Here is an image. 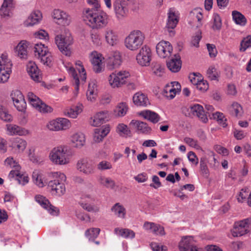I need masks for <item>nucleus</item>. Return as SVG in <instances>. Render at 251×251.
<instances>
[{"mask_svg":"<svg viewBox=\"0 0 251 251\" xmlns=\"http://www.w3.org/2000/svg\"><path fill=\"white\" fill-rule=\"evenodd\" d=\"M83 20L92 29H100L106 26L109 22L108 15L103 11H96L93 9L84 10Z\"/></svg>","mask_w":251,"mask_h":251,"instance_id":"1","label":"nucleus"},{"mask_svg":"<svg viewBox=\"0 0 251 251\" xmlns=\"http://www.w3.org/2000/svg\"><path fill=\"white\" fill-rule=\"evenodd\" d=\"M145 40V34L140 30L135 29L126 37L124 45L128 50L136 51L143 46Z\"/></svg>","mask_w":251,"mask_h":251,"instance_id":"2","label":"nucleus"},{"mask_svg":"<svg viewBox=\"0 0 251 251\" xmlns=\"http://www.w3.org/2000/svg\"><path fill=\"white\" fill-rule=\"evenodd\" d=\"M55 43L58 50L67 56L71 55L70 46L74 43V39L70 31L65 29L60 34L56 35L54 38Z\"/></svg>","mask_w":251,"mask_h":251,"instance_id":"3","label":"nucleus"},{"mask_svg":"<svg viewBox=\"0 0 251 251\" xmlns=\"http://www.w3.org/2000/svg\"><path fill=\"white\" fill-rule=\"evenodd\" d=\"M75 66L77 71L79 72V78L76 73V71L72 65L69 63H65L64 67L66 68L69 74L73 78L75 90L78 92L79 90V85L80 81L84 83L86 80V73L82 63L80 60L75 62Z\"/></svg>","mask_w":251,"mask_h":251,"instance_id":"4","label":"nucleus"},{"mask_svg":"<svg viewBox=\"0 0 251 251\" xmlns=\"http://www.w3.org/2000/svg\"><path fill=\"white\" fill-rule=\"evenodd\" d=\"M130 76L129 71L122 69L111 73L107 77V81L112 88H119L127 83Z\"/></svg>","mask_w":251,"mask_h":251,"instance_id":"5","label":"nucleus"},{"mask_svg":"<svg viewBox=\"0 0 251 251\" xmlns=\"http://www.w3.org/2000/svg\"><path fill=\"white\" fill-rule=\"evenodd\" d=\"M35 57L43 65L50 66L54 60L47 46L42 43L35 44L33 48Z\"/></svg>","mask_w":251,"mask_h":251,"instance_id":"6","label":"nucleus"},{"mask_svg":"<svg viewBox=\"0 0 251 251\" xmlns=\"http://www.w3.org/2000/svg\"><path fill=\"white\" fill-rule=\"evenodd\" d=\"M13 64L8 53H0V83L8 81L12 73Z\"/></svg>","mask_w":251,"mask_h":251,"instance_id":"7","label":"nucleus"},{"mask_svg":"<svg viewBox=\"0 0 251 251\" xmlns=\"http://www.w3.org/2000/svg\"><path fill=\"white\" fill-rule=\"evenodd\" d=\"M49 157L50 160L57 165H66L69 163L66 148L63 146L54 148L51 151Z\"/></svg>","mask_w":251,"mask_h":251,"instance_id":"8","label":"nucleus"},{"mask_svg":"<svg viewBox=\"0 0 251 251\" xmlns=\"http://www.w3.org/2000/svg\"><path fill=\"white\" fill-rule=\"evenodd\" d=\"M54 174L56 177H59L60 180L58 179L50 180L48 182V186L53 194L60 196L63 195L66 191L65 187L63 182L65 181L66 177L64 174L61 173L57 172Z\"/></svg>","mask_w":251,"mask_h":251,"instance_id":"9","label":"nucleus"},{"mask_svg":"<svg viewBox=\"0 0 251 251\" xmlns=\"http://www.w3.org/2000/svg\"><path fill=\"white\" fill-rule=\"evenodd\" d=\"M88 58L95 73H100L104 70L105 58L101 53L93 50L89 54Z\"/></svg>","mask_w":251,"mask_h":251,"instance_id":"10","label":"nucleus"},{"mask_svg":"<svg viewBox=\"0 0 251 251\" xmlns=\"http://www.w3.org/2000/svg\"><path fill=\"white\" fill-rule=\"evenodd\" d=\"M152 59V52L150 48L147 45L143 46L136 55L137 64L141 67H148Z\"/></svg>","mask_w":251,"mask_h":251,"instance_id":"11","label":"nucleus"},{"mask_svg":"<svg viewBox=\"0 0 251 251\" xmlns=\"http://www.w3.org/2000/svg\"><path fill=\"white\" fill-rule=\"evenodd\" d=\"M130 0H115L113 3L114 11L118 21L124 20L128 15V2Z\"/></svg>","mask_w":251,"mask_h":251,"instance_id":"12","label":"nucleus"},{"mask_svg":"<svg viewBox=\"0 0 251 251\" xmlns=\"http://www.w3.org/2000/svg\"><path fill=\"white\" fill-rule=\"evenodd\" d=\"M76 168L80 172L87 176L94 174L95 171L93 161L87 157L79 159L77 162Z\"/></svg>","mask_w":251,"mask_h":251,"instance_id":"13","label":"nucleus"},{"mask_svg":"<svg viewBox=\"0 0 251 251\" xmlns=\"http://www.w3.org/2000/svg\"><path fill=\"white\" fill-rule=\"evenodd\" d=\"M52 17L54 21L59 25L66 26L70 25L71 22L70 16L59 9H55L53 10Z\"/></svg>","mask_w":251,"mask_h":251,"instance_id":"14","label":"nucleus"},{"mask_svg":"<svg viewBox=\"0 0 251 251\" xmlns=\"http://www.w3.org/2000/svg\"><path fill=\"white\" fill-rule=\"evenodd\" d=\"M251 223V219H246L236 222L232 230L234 237L241 236L249 231V226Z\"/></svg>","mask_w":251,"mask_h":251,"instance_id":"15","label":"nucleus"},{"mask_svg":"<svg viewBox=\"0 0 251 251\" xmlns=\"http://www.w3.org/2000/svg\"><path fill=\"white\" fill-rule=\"evenodd\" d=\"M122 57L118 51L111 52L105 59L107 68L109 70L119 68L122 64Z\"/></svg>","mask_w":251,"mask_h":251,"instance_id":"16","label":"nucleus"},{"mask_svg":"<svg viewBox=\"0 0 251 251\" xmlns=\"http://www.w3.org/2000/svg\"><path fill=\"white\" fill-rule=\"evenodd\" d=\"M156 50L160 57L165 58L171 56L173 48L169 42L162 40L156 45Z\"/></svg>","mask_w":251,"mask_h":251,"instance_id":"17","label":"nucleus"},{"mask_svg":"<svg viewBox=\"0 0 251 251\" xmlns=\"http://www.w3.org/2000/svg\"><path fill=\"white\" fill-rule=\"evenodd\" d=\"M10 97L13 104L17 110H25L26 108V103L22 93L18 90L12 91Z\"/></svg>","mask_w":251,"mask_h":251,"instance_id":"18","label":"nucleus"},{"mask_svg":"<svg viewBox=\"0 0 251 251\" xmlns=\"http://www.w3.org/2000/svg\"><path fill=\"white\" fill-rule=\"evenodd\" d=\"M104 38L105 43L110 47L117 46L120 40L118 32L110 27L106 28L104 30Z\"/></svg>","mask_w":251,"mask_h":251,"instance_id":"19","label":"nucleus"},{"mask_svg":"<svg viewBox=\"0 0 251 251\" xmlns=\"http://www.w3.org/2000/svg\"><path fill=\"white\" fill-rule=\"evenodd\" d=\"M180 251H202L197 247L195 241L191 236L183 238L179 244Z\"/></svg>","mask_w":251,"mask_h":251,"instance_id":"20","label":"nucleus"},{"mask_svg":"<svg viewBox=\"0 0 251 251\" xmlns=\"http://www.w3.org/2000/svg\"><path fill=\"white\" fill-rule=\"evenodd\" d=\"M27 98L29 104L37 110H50V108L43 102L41 99L32 92L27 94Z\"/></svg>","mask_w":251,"mask_h":251,"instance_id":"21","label":"nucleus"},{"mask_svg":"<svg viewBox=\"0 0 251 251\" xmlns=\"http://www.w3.org/2000/svg\"><path fill=\"white\" fill-rule=\"evenodd\" d=\"M26 70L31 78L36 82H40L42 80V75L36 64L29 61L26 65Z\"/></svg>","mask_w":251,"mask_h":251,"instance_id":"22","label":"nucleus"},{"mask_svg":"<svg viewBox=\"0 0 251 251\" xmlns=\"http://www.w3.org/2000/svg\"><path fill=\"white\" fill-rule=\"evenodd\" d=\"M15 4L13 0H3L0 8V16L2 18L8 19L12 17Z\"/></svg>","mask_w":251,"mask_h":251,"instance_id":"23","label":"nucleus"},{"mask_svg":"<svg viewBox=\"0 0 251 251\" xmlns=\"http://www.w3.org/2000/svg\"><path fill=\"white\" fill-rule=\"evenodd\" d=\"M181 90L180 84L176 81L172 82L166 85L163 90V95L168 99H173Z\"/></svg>","mask_w":251,"mask_h":251,"instance_id":"24","label":"nucleus"},{"mask_svg":"<svg viewBox=\"0 0 251 251\" xmlns=\"http://www.w3.org/2000/svg\"><path fill=\"white\" fill-rule=\"evenodd\" d=\"M42 14L40 10H34L32 11L27 19L24 22V25L25 27L32 26L39 24L42 20Z\"/></svg>","mask_w":251,"mask_h":251,"instance_id":"25","label":"nucleus"},{"mask_svg":"<svg viewBox=\"0 0 251 251\" xmlns=\"http://www.w3.org/2000/svg\"><path fill=\"white\" fill-rule=\"evenodd\" d=\"M109 120V117L107 111H102L97 112L93 117H91L89 123L92 126H98Z\"/></svg>","mask_w":251,"mask_h":251,"instance_id":"26","label":"nucleus"},{"mask_svg":"<svg viewBox=\"0 0 251 251\" xmlns=\"http://www.w3.org/2000/svg\"><path fill=\"white\" fill-rule=\"evenodd\" d=\"M179 21V12L174 8H171L167 13L166 27L168 29H174Z\"/></svg>","mask_w":251,"mask_h":251,"instance_id":"27","label":"nucleus"},{"mask_svg":"<svg viewBox=\"0 0 251 251\" xmlns=\"http://www.w3.org/2000/svg\"><path fill=\"white\" fill-rule=\"evenodd\" d=\"M36 201L51 215L56 216L58 214L59 209L50 204L48 200L41 195L35 197Z\"/></svg>","mask_w":251,"mask_h":251,"instance_id":"28","label":"nucleus"},{"mask_svg":"<svg viewBox=\"0 0 251 251\" xmlns=\"http://www.w3.org/2000/svg\"><path fill=\"white\" fill-rule=\"evenodd\" d=\"M194 73L189 76V79L191 83L196 85L197 88L202 91H206L208 89V84L206 80H204L201 76Z\"/></svg>","mask_w":251,"mask_h":251,"instance_id":"29","label":"nucleus"},{"mask_svg":"<svg viewBox=\"0 0 251 251\" xmlns=\"http://www.w3.org/2000/svg\"><path fill=\"white\" fill-rule=\"evenodd\" d=\"M30 43L26 40H21L14 48V52L16 55L21 58L25 59L27 56V48Z\"/></svg>","mask_w":251,"mask_h":251,"instance_id":"30","label":"nucleus"},{"mask_svg":"<svg viewBox=\"0 0 251 251\" xmlns=\"http://www.w3.org/2000/svg\"><path fill=\"white\" fill-rule=\"evenodd\" d=\"M134 104L137 106H147L150 104L147 96L141 92L136 93L132 97Z\"/></svg>","mask_w":251,"mask_h":251,"instance_id":"31","label":"nucleus"},{"mask_svg":"<svg viewBox=\"0 0 251 251\" xmlns=\"http://www.w3.org/2000/svg\"><path fill=\"white\" fill-rule=\"evenodd\" d=\"M168 68L173 73L178 72L181 67V61L179 55H175L167 62Z\"/></svg>","mask_w":251,"mask_h":251,"instance_id":"32","label":"nucleus"},{"mask_svg":"<svg viewBox=\"0 0 251 251\" xmlns=\"http://www.w3.org/2000/svg\"><path fill=\"white\" fill-rule=\"evenodd\" d=\"M144 227L146 230H149L156 235H163L165 234L164 227L154 223L146 222L144 224Z\"/></svg>","mask_w":251,"mask_h":251,"instance_id":"33","label":"nucleus"},{"mask_svg":"<svg viewBox=\"0 0 251 251\" xmlns=\"http://www.w3.org/2000/svg\"><path fill=\"white\" fill-rule=\"evenodd\" d=\"M6 129L10 135L16 134L20 136H23L29 134L28 130L16 125L7 124L6 125Z\"/></svg>","mask_w":251,"mask_h":251,"instance_id":"34","label":"nucleus"},{"mask_svg":"<svg viewBox=\"0 0 251 251\" xmlns=\"http://www.w3.org/2000/svg\"><path fill=\"white\" fill-rule=\"evenodd\" d=\"M110 126L109 125H105L102 127V128H96L94 130L93 136L94 140L96 142H100L109 133Z\"/></svg>","mask_w":251,"mask_h":251,"instance_id":"35","label":"nucleus"},{"mask_svg":"<svg viewBox=\"0 0 251 251\" xmlns=\"http://www.w3.org/2000/svg\"><path fill=\"white\" fill-rule=\"evenodd\" d=\"M98 90V86L95 81H91L89 83L88 90L86 93L87 99L91 101H94L97 99Z\"/></svg>","mask_w":251,"mask_h":251,"instance_id":"36","label":"nucleus"},{"mask_svg":"<svg viewBox=\"0 0 251 251\" xmlns=\"http://www.w3.org/2000/svg\"><path fill=\"white\" fill-rule=\"evenodd\" d=\"M73 147L76 148H82L85 143V137L82 133H75L71 137Z\"/></svg>","mask_w":251,"mask_h":251,"instance_id":"37","label":"nucleus"},{"mask_svg":"<svg viewBox=\"0 0 251 251\" xmlns=\"http://www.w3.org/2000/svg\"><path fill=\"white\" fill-rule=\"evenodd\" d=\"M139 116L155 124L160 120V116L158 114L151 111H141L138 113Z\"/></svg>","mask_w":251,"mask_h":251,"instance_id":"38","label":"nucleus"},{"mask_svg":"<svg viewBox=\"0 0 251 251\" xmlns=\"http://www.w3.org/2000/svg\"><path fill=\"white\" fill-rule=\"evenodd\" d=\"M26 146V142L20 138H16L11 141V147L18 152L23 151Z\"/></svg>","mask_w":251,"mask_h":251,"instance_id":"39","label":"nucleus"},{"mask_svg":"<svg viewBox=\"0 0 251 251\" xmlns=\"http://www.w3.org/2000/svg\"><path fill=\"white\" fill-rule=\"evenodd\" d=\"M232 19L234 23L241 26H245L247 22L246 17L240 12L236 10L233 11L232 12Z\"/></svg>","mask_w":251,"mask_h":251,"instance_id":"40","label":"nucleus"},{"mask_svg":"<svg viewBox=\"0 0 251 251\" xmlns=\"http://www.w3.org/2000/svg\"><path fill=\"white\" fill-rule=\"evenodd\" d=\"M117 132L121 136L126 137L131 136V131L127 126L124 124L118 125L116 128Z\"/></svg>","mask_w":251,"mask_h":251,"instance_id":"41","label":"nucleus"},{"mask_svg":"<svg viewBox=\"0 0 251 251\" xmlns=\"http://www.w3.org/2000/svg\"><path fill=\"white\" fill-rule=\"evenodd\" d=\"M111 211L118 217L124 218L126 210L124 206L120 203H116L111 208Z\"/></svg>","mask_w":251,"mask_h":251,"instance_id":"42","label":"nucleus"},{"mask_svg":"<svg viewBox=\"0 0 251 251\" xmlns=\"http://www.w3.org/2000/svg\"><path fill=\"white\" fill-rule=\"evenodd\" d=\"M222 27V20L219 16L216 13L213 14L212 18V28L213 30H220Z\"/></svg>","mask_w":251,"mask_h":251,"instance_id":"43","label":"nucleus"},{"mask_svg":"<svg viewBox=\"0 0 251 251\" xmlns=\"http://www.w3.org/2000/svg\"><path fill=\"white\" fill-rule=\"evenodd\" d=\"M99 182L101 185L107 188L113 189L115 185V183L113 180L104 176H100Z\"/></svg>","mask_w":251,"mask_h":251,"instance_id":"44","label":"nucleus"},{"mask_svg":"<svg viewBox=\"0 0 251 251\" xmlns=\"http://www.w3.org/2000/svg\"><path fill=\"white\" fill-rule=\"evenodd\" d=\"M212 118L216 120L218 123L223 127H226L227 126L226 123V119L223 113L218 111L212 114V117H210V119Z\"/></svg>","mask_w":251,"mask_h":251,"instance_id":"45","label":"nucleus"},{"mask_svg":"<svg viewBox=\"0 0 251 251\" xmlns=\"http://www.w3.org/2000/svg\"><path fill=\"white\" fill-rule=\"evenodd\" d=\"M115 231L117 234L125 238H133L135 236L134 232L128 229L115 228Z\"/></svg>","mask_w":251,"mask_h":251,"instance_id":"46","label":"nucleus"},{"mask_svg":"<svg viewBox=\"0 0 251 251\" xmlns=\"http://www.w3.org/2000/svg\"><path fill=\"white\" fill-rule=\"evenodd\" d=\"M57 118L60 131L69 129L72 126V124L68 119L65 118Z\"/></svg>","mask_w":251,"mask_h":251,"instance_id":"47","label":"nucleus"},{"mask_svg":"<svg viewBox=\"0 0 251 251\" xmlns=\"http://www.w3.org/2000/svg\"><path fill=\"white\" fill-rule=\"evenodd\" d=\"M250 48H251V35H249L243 38L241 41L240 50L244 52Z\"/></svg>","mask_w":251,"mask_h":251,"instance_id":"48","label":"nucleus"},{"mask_svg":"<svg viewBox=\"0 0 251 251\" xmlns=\"http://www.w3.org/2000/svg\"><path fill=\"white\" fill-rule=\"evenodd\" d=\"M100 232L99 228H91L85 231V235L89 240H94L96 238Z\"/></svg>","mask_w":251,"mask_h":251,"instance_id":"49","label":"nucleus"},{"mask_svg":"<svg viewBox=\"0 0 251 251\" xmlns=\"http://www.w3.org/2000/svg\"><path fill=\"white\" fill-rule=\"evenodd\" d=\"M35 38L44 40L45 41H49L50 39L49 33L44 29H39L34 33Z\"/></svg>","mask_w":251,"mask_h":251,"instance_id":"50","label":"nucleus"},{"mask_svg":"<svg viewBox=\"0 0 251 251\" xmlns=\"http://www.w3.org/2000/svg\"><path fill=\"white\" fill-rule=\"evenodd\" d=\"M189 108L190 110H203L205 108L206 110H213L214 109V107L210 105H204V107L202 105L197 103L193 102L191 103L189 105Z\"/></svg>","mask_w":251,"mask_h":251,"instance_id":"51","label":"nucleus"},{"mask_svg":"<svg viewBox=\"0 0 251 251\" xmlns=\"http://www.w3.org/2000/svg\"><path fill=\"white\" fill-rule=\"evenodd\" d=\"M207 160L206 158L202 157L200 160V170L201 174L205 177H207L209 174V170L207 165Z\"/></svg>","mask_w":251,"mask_h":251,"instance_id":"52","label":"nucleus"},{"mask_svg":"<svg viewBox=\"0 0 251 251\" xmlns=\"http://www.w3.org/2000/svg\"><path fill=\"white\" fill-rule=\"evenodd\" d=\"M91 40L95 47H100L102 45V41L101 37L98 33L91 34Z\"/></svg>","mask_w":251,"mask_h":251,"instance_id":"53","label":"nucleus"},{"mask_svg":"<svg viewBox=\"0 0 251 251\" xmlns=\"http://www.w3.org/2000/svg\"><path fill=\"white\" fill-rule=\"evenodd\" d=\"M202 11V9L196 8L190 12L191 16L195 17L201 25H202L201 20L203 19Z\"/></svg>","mask_w":251,"mask_h":251,"instance_id":"54","label":"nucleus"},{"mask_svg":"<svg viewBox=\"0 0 251 251\" xmlns=\"http://www.w3.org/2000/svg\"><path fill=\"white\" fill-rule=\"evenodd\" d=\"M207 77L212 80H217L218 77V74L216 68L214 66H210L207 70Z\"/></svg>","mask_w":251,"mask_h":251,"instance_id":"55","label":"nucleus"},{"mask_svg":"<svg viewBox=\"0 0 251 251\" xmlns=\"http://www.w3.org/2000/svg\"><path fill=\"white\" fill-rule=\"evenodd\" d=\"M195 117H198L202 122L206 123L208 122V116H210L208 112L205 111H194Z\"/></svg>","mask_w":251,"mask_h":251,"instance_id":"56","label":"nucleus"},{"mask_svg":"<svg viewBox=\"0 0 251 251\" xmlns=\"http://www.w3.org/2000/svg\"><path fill=\"white\" fill-rule=\"evenodd\" d=\"M59 125L58 118H56L50 121L48 123L47 127L50 130L55 131H60Z\"/></svg>","mask_w":251,"mask_h":251,"instance_id":"57","label":"nucleus"},{"mask_svg":"<svg viewBox=\"0 0 251 251\" xmlns=\"http://www.w3.org/2000/svg\"><path fill=\"white\" fill-rule=\"evenodd\" d=\"M0 119L5 122H11L13 117L8 111H0Z\"/></svg>","mask_w":251,"mask_h":251,"instance_id":"58","label":"nucleus"},{"mask_svg":"<svg viewBox=\"0 0 251 251\" xmlns=\"http://www.w3.org/2000/svg\"><path fill=\"white\" fill-rule=\"evenodd\" d=\"M112 167L111 164L107 161H102L97 165V168L101 171L109 170Z\"/></svg>","mask_w":251,"mask_h":251,"instance_id":"59","label":"nucleus"},{"mask_svg":"<svg viewBox=\"0 0 251 251\" xmlns=\"http://www.w3.org/2000/svg\"><path fill=\"white\" fill-rule=\"evenodd\" d=\"M209 55L211 58H214L217 54V50L215 46L213 44H207L206 45Z\"/></svg>","mask_w":251,"mask_h":251,"instance_id":"60","label":"nucleus"},{"mask_svg":"<svg viewBox=\"0 0 251 251\" xmlns=\"http://www.w3.org/2000/svg\"><path fill=\"white\" fill-rule=\"evenodd\" d=\"M137 129L142 133L146 134L151 130V128L148 126L147 123L141 122L140 125L138 126V128Z\"/></svg>","mask_w":251,"mask_h":251,"instance_id":"61","label":"nucleus"},{"mask_svg":"<svg viewBox=\"0 0 251 251\" xmlns=\"http://www.w3.org/2000/svg\"><path fill=\"white\" fill-rule=\"evenodd\" d=\"M184 141L192 147L195 148L197 149H199L200 148V146L199 145L198 141L193 138L185 137L184 139Z\"/></svg>","mask_w":251,"mask_h":251,"instance_id":"62","label":"nucleus"},{"mask_svg":"<svg viewBox=\"0 0 251 251\" xmlns=\"http://www.w3.org/2000/svg\"><path fill=\"white\" fill-rule=\"evenodd\" d=\"M154 74L158 76H162L164 73V68L160 64H156L153 68Z\"/></svg>","mask_w":251,"mask_h":251,"instance_id":"63","label":"nucleus"},{"mask_svg":"<svg viewBox=\"0 0 251 251\" xmlns=\"http://www.w3.org/2000/svg\"><path fill=\"white\" fill-rule=\"evenodd\" d=\"M5 165L9 166L11 168L15 167L16 169H19V166L17 165V163L14 160L12 157L7 158L5 161Z\"/></svg>","mask_w":251,"mask_h":251,"instance_id":"64","label":"nucleus"}]
</instances>
